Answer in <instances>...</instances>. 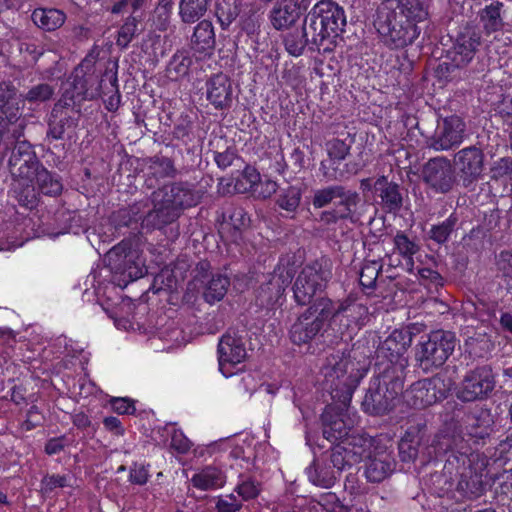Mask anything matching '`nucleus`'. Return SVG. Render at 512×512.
I'll use <instances>...</instances> for the list:
<instances>
[{"mask_svg": "<svg viewBox=\"0 0 512 512\" xmlns=\"http://www.w3.org/2000/svg\"><path fill=\"white\" fill-rule=\"evenodd\" d=\"M438 454H448L444 473L451 479L455 477L456 491L464 498H478L482 495L484 485L483 471L487 466V458L471 449L460 434L439 433L433 440Z\"/></svg>", "mask_w": 512, "mask_h": 512, "instance_id": "nucleus-1", "label": "nucleus"}, {"mask_svg": "<svg viewBox=\"0 0 512 512\" xmlns=\"http://www.w3.org/2000/svg\"><path fill=\"white\" fill-rule=\"evenodd\" d=\"M365 372L359 362H354L344 353L336 352L326 358L321 368V384L334 401L346 407Z\"/></svg>", "mask_w": 512, "mask_h": 512, "instance_id": "nucleus-2", "label": "nucleus"}, {"mask_svg": "<svg viewBox=\"0 0 512 512\" xmlns=\"http://www.w3.org/2000/svg\"><path fill=\"white\" fill-rule=\"evenodd\" d=\"M201 194L194 191L187 183H171L154 191L153 210L144 218L146 226L161 228L174 222L185 208L197 205Z\"/></svg>", "mask_w": 512, "mask_h": 512, "instance_id": "nucleus-3", "label": "nucleus"}, {"mask_svg": "<svg viewBox=\"0 0 512 512\" xmlns=\"http://www.w3.org/2000/svg\"><path fill=\"white\" fill-rule=\"evenodd\" d=\"M11 146L13 148L8 159L9 172L15 182L25 187L18 196L19 202L25 207L32 208L36 203L34 177L42 164L26 140H14Z\"/></svg>", "mask_w": 512, "mask_h": 512, "instance_id": "nucleus-4", "label": "nucleus"}, {"mask_svg": "<svg viewBox=\"0 0 512 512\" xmlns=\"http://www.w3.org/2000/svg\"><path fill=\"white\" fill-rule=\"evenodd\" d=\"M374 26L390 48H403L417 37L416 25L405 18L403 11L397 12L386 5L378 8Z\"/></svg>", "mask_w": 512, "mask_h": 512, "instance_id": "nucleus-5", "label": "nucleus"}, {"mask_svg": "<svg viewBox=\"0 0 512 512\" xmlns=\"http://www.w3.org/2000/svg\"><path fill=\"white\" fill-rule=\"evenodd\" d=\"M457 344L454 333L437 330L416 345L415 359L424 372H431L445 364Z\"/></svg>", "mask_w": 512, "mask_h": 512, "instance_id": "nucleus-6", "label": "nucleus"}, {"mask_svg": "<svg viewBox=\"0 0 512 512\" xmlns=\"http://www.w3.org/2000/svg\"><path fill=\"white\" fill-rule=\"evenodd\" d=\"M105 82L95 73L92 59L85 58L73 71L63 94L64 99L73 102L94 100L101 96Z\"/></svg>", "mask_w": 512, "mask_h": 512, "instance_id": "nucleus-7", "label": "nucleus"}, {"mask_svg": "<svg viewBox=\"0 0 512 512\" xmlns=\"http://www.w3.org/2000/svg\"><path fill=\"white\" fill-rule=\"evenodd\" d=\"M331 278L330 262L322 258L306 265L297 276L293 285L296 302L306 305L311 302L318 291H322Z\"/></svg>", "mask_w": 512, "mask_h": 512, "instance_id": "nucleus-8", "label": "nucleus"}, {"mask_svg": "<svg viewBox=\"0 0 512 512\" xmlns=\"http://www.w3.org/2000/svg\"><path fill=\"white\" fill-rule=\"evenodd\" d=\"M452 388V381L444 375L437 374L430 379L413 383L404 394L406 403L415 408L423 409L445 399Z\"/></svg>", "mask_w": 512, "mask_h": 512, "instance_id": "nucleus-9", "label": "nucleus"}, {"mask_svg": "<svg viewBox=\"0 0 512 512\" xmlns=\"http://www.w3.org/2000/svg\"><path fill=\"white\" fill-rule=\"evenodd\" d=\"M294 274L295 269L289 261H280L257 289L256 300L258 304L266 308L281 305L285 290L291 284Z\"/></svg>", "mask_w": 512, "mask_h": 512, "instance_id": "nucleus-10", "label": "nucleus"}, {"mask_svg": "<svg viewBox=\"0 0 512 512\" xmlns=\"http://www.w3.org/2000/svg\"><path fill=\"white\" fill-rule=\"evenodd\" d=\"M495 387V377L492 369L479 366L468 371L456 390V396L463 402H472L487 398Z\"/></svg>", "mask_w": 512, "mask_h": 512, "instance_id": "nucleus-11", "label": "nucleus"}, {"mask_svg": "<svg viewBox=\"0 0 512 512\" xmlns=\"http://www.w3.org/2000/svg\"><path fill=\"white\" fill-rule=\"evenodd\" d=\"M104 261L112 272L137 279L143 275L142 261L137 250L132 249L129 241H122L111 248Z\"/></svg>", "mask_w": 512, "mask_h": 512, "instance_id": "nucleus-12", "label": "nucleus"}, {"mask_svg": "<svg viewBox=\"0 0 512 512\" xmlns=\"http://www.w3.org/2000/svg\"><path fill=\"white\" fill-rule=\"evenodd\" d=\"M423 181L436 193L450 192L456 176L449 159L443 156L430 159L422 168Z\"/></svg>", "mask_w": 512, "mask_h": 512, "instance_id": "nucleus-13", "label": "nucleus"}, {"mask_svg": "<svg viewBox=\"0 0 512 512\" xmlns=\"http://www.w3.org/2000/svg\"><path fill=\"white\" fill-rule=\"evenodd\" d=\"M484 160V152L476 146L465 147L454 155L453 164L464 187H470L482 177Z\"/></svg>", "mask_w": 512, "mask_h": 512, "instance_id": "nucleus-14", "label": "nucleus"}, {"mask_svg": "<svg viewBox=\"0 0 512 512\" xmlns=\"http://www.w3.org/2000/svg\"><path fill=\"white\" fill-rule=\"evenodd\" d=\"M464 132V122L457 116H451L438 124L434 134L427 139L426 143L435 151H447L462 143Z\"/></svg>", "mask_w": 512, "mask_h": 512, "instance_id": "nucleus-15", "label": "nucleus"}, {"mask_svg": "<svg viewBox=\"0 0 512 512\" xmlns=\"http://www.w3.org/2000/svg\"><path fill=\"white\" fill-rule=\"evenodd\" d=\"M219 369L225 377L232 376L231 370L246 358V348L241 337L236 334H224L218 344Z\"/></svg>", "mask_w": 512, "mask_h": 512, "instance_id": "nucleus-16", "label": "nucleus"}, {"mask_svg": "<svg viewBox=\"0 0 512 512\" xmlns=\"http://www.w3.org/2000/svg\"><path fill=\"white\" fill-rule=\"evenodd\" d=\"M411 341L410 333L396 329L379 346L378 352L391 363L398 365L400 369H404L408 364L405 353Z\"/></svg>", "mask_w": 512, "mask_h": 512, "instance_id": "nucleus-17", "label": "nucleus"}, {"mask_svg": "<svg viewBox=\"0 0 512 512\" xmlns=\"http://www.w3.org/2000/svg\"><path fill=\"white\" fill-rule=\"evenodd\" d=\"M216 36L214 26L209 20L200 21L190 37L189 47L197 60L210 58L215 50Z\"/></svg>", "mask_w": 512, "mask_h": 512, "instance_id": "nucleus-18", "label": "nucleus"}, {"mask_svg": "<svg viewBox=\"0 0 512 512\" xmlns=\"http://www.w3.org/2000/svg\"><path fill=\"white\" fill-rule=\"evenodd\" d=\"M336 198L340 201L337 206H357L360 196L356 191L347 190L342 185H331L314 192L312 204L316 209L326 207Z\"/></svg>", "mask_w": 512, "mask_h": 512, "instance_id": "nucleus-19", "label": "nucleus"}, {"mask_svg": "<svg viewBox=\"0 0 512 512\" xmlns=\"http://www.w3.org/2000/svg\"><path fill=\"white\" fill-rule=\"evenodd\" d=\"M313 9L323 21L331 37H337L344 32L346 16L343 8L337 3L331 0H321Z\"/></svg>", "mask_w": 512, "mask_h": 512, "instance_id": "nucleus-20", "label": "nucleus"}, {"mask_svg": "<svg viewBox=\"0 0 512 512\" xmlns=\"http://www.w3.org/2000/svg\"><path fill=\"white\" fill-rule=\"evenodd\" d=\"M480 43V34L474 29L465 28L453 46L452 60L455 65L458 67L467 65L473 59Z\"/></svg>", "mask_w": 512, "mask_h": 512, "instance_id": "nucleus-21", "label": "nucleus"}, {"mask_svg": "<svg viewBox=\"0 0 512 512\" xmlns=\"http://www.w3.org/2000/svg\"><path fill=\"white\" fill-rule=\"evenodd\" d=\"M374 189L380 199L379 205L388 213H396L403 206V194L399 184L388 181L386 176L377 178Z\"/></svg>", "mask_w": 512, "mask_h": 512, "instance_id": "nucleus-22", "label": "nucleus"}, {"mask_svg": "<svg viewBox=\"0 0 512 512\" xmlns=\"http://www.w3.org/2000/svg\"><path fill=\"white\" fill-rule=\"evenodd\" d=\"M207 99L217 109L230 106L232 102V85L230 79L220 73L212 76L206 83Z\"/></svg>", "mask_w": 512, "mask_h": 512, "instance_id": "nucleus-23", "label": "nucleus"}, {"mask_svg": "<svg viewBox=\"0 0 512 512\" xmlns=\"http://www.w3.org/2000/svg\"><path fill=\"white\" fill-rule=\"evenodd\" d=\"M320 320L313 317L307 310L302 313L290 329V339L294 344H307L313 340L322 329Z\"/></svg>", "mask_w": 512, "mask_h": 512, "instance_id": "nucleus-24", "label": "nucleus"}, {"mask_svg": "<svg viewBox=\"0 0 512 512\" xmlns=\"http://www.w3.org/2000/svg\"><path fill=\"white\" fill-rule=\"evenodd\" d=\"M395 460L390 452L381 451L369 456L365 466V475L369 482L379 483L388 478L395 469Z\"/></svg>", "mask_w": 512, "mask_h": 512, "instance_id": "nucleus-25", "label": "nucleus"}, {"mask_svg": "<svg viewBox=\"0 0 512 512\" xmlns=\"http://www.w3.org/2000/svg\"><path fill=\"white\" fill-rule=\"evenodd\" d=\"M322 421L323 436L330 442L338 440L342 442L354 431V420L350 418L345 420L342 414L331 415L326 411L322 415Z\"/></svg>", "mask_w": 512, "mask_h": 512, "instance_id": "nucleus-26", "label": "nucleus"}, {"mask_svg": "<svg viewBox=\"0 0 512 512\" xmlns=\"http://www.w3.org/2000/svg\"><path fill=\"white\" fill-rule=\"evenodd\" d=\"M304 0H289L284 4L275 6L270 14V20L274 28L281 30L293 25L300 17Z\"/></svg>", "mask_w": 512, "mask_h": 512, "instance_id": "nucleus-27", "label": "nucleus"}, {"mask_svg": "<svg viewBox=\"0 0 512 512\" xmlns=\"http://www.w3.org/2000/svg\"><path fill=\"white\" fill-rule=\"evenodd\" d=\"M17 88L11 82L0 83V119L20 122V108Z\"/></svg>", "mask_w": 512, "mask_h": 512, "instance_id": "nucleus-28", "label": "nucleus"}, {"mask_svg": "<svg viewBox=\"0 0 512 512\" xmlns=\"http://www.w3.org/2000/svg\"><path fill=\"white\" fill-rule=\"evenodd\" d=\"M61 102L59 101L55 104L49 119L47 135L54 140L62 139L66 129L75 125L74 119L68 114L66 109L69 103L65 102L62 104Z\"/></svg>", "mask_w": 512, "mask_h": 512, "instance_id": "nucleus-29", "label": "nucleus"}, {"mask_svg": "<svg viewBox=\"0 0 512 512\" xmlns=\"http://www.w3.org/2000/svg\"><path fill=\"white\" fill-rule=\"evenodd\" d=\"M225 482L224 472L215 466H207L191 478L192 485L203 491L219 489L224 486Z\"/></svg>", "mask_w": 512, "mask_h": 512, "instance_id": "nucleus-30", "label": "nucleus"}, {"mask_svg": "<svg viewBox=\"0 0 512 512\" xmlns=\"http://www.w3.org/2000/svg\"><path fill=\"white\" fill-rule=\"evenodd\" d=\"M102 81L105 82V84L101 90V95H108L107 99L104 100L106 109L110 112H114L119 108L121 99L117 84L116 65L106 67L102 75Z\"/></svg>", "mask_w": 512, "mask_h": 512, "instance_id": "nucleus-31", "label": "nucleus"}, {"mask_svg": "<svg viewBox=\"0 0 512 512\" xmlns=\"http://www.w3.org/2000/svg\"><path fill=\"white\" fill-rule=\"evenodd\" d=\"M302 31L308 37L311 45L314 46L321 45L325 39L331 37L323 21H321V18L318 17L313 8L304 19Z\"/></svg>", "mask_w": 512, "mask_h": 512, "instance_id": "nucleus-32", "label": "nucleus"}, {"mask_svg": "<svg viewBox=\"0 0 512 512\" xmlns=\"http://www.w3.org/2000/svg\"><path fill=\"white\" fill-rule=\"evenodd\" d=\"M31 19L39 28L45 31H54L64 24L66 16L58 9L37 8L33 11Z\"/></svg>", "mask_w": 512, "mask_h": 512, "instance_id": "nucleus-33", "label": "nucleus"}, {"mask_svg": "<svg viewBox=\"0 0 512 512\" xmlns=\"http://www.w3.org/2000/svg\"><path fill=\"white\" fill-rule=\"evenodd\" d=\"M311 483L322 488H330L336 480V471L323 460H315L308 468Z\"/></svg>", "mask_w": 512, "mask_h": 512, "instance_id": "nucleus-34", "label": "nucleus"}, {"mask_svg": "<svg viewBox=\"0 0 512 512\" xmlns=\"http://www.w3.org/2000/svg\"><path fill=\"white\" fill-rule=\"evenodd\" d=\"M341 444L347 450L352 460L355 463H359L363 458L369 456L372 440L354 430Z\"/></svg>", "mask_w": 512, "mask_h": 512, "instance_id": "nucleus-35", "label": "nucleus"}, {"mask_svg": "<svg viewBox=\"0 0 512 512\" xmlns=\"http://www.w3.org/2000/svg\"><path fill=\"white\" fill-rule=\"evenodd\" d=\"M493 424L489 410L480 409L467 416V429L472 437L483 439L489 435Z\"/></svg>", "mask_w": 512, "mask_h": 512, "instance_id": "nucleus-36", "label": "nucleus"}, {"mask_svg": "<svg viewBox=\"0 0 512 512\" xmlns=\"http://www.w3.org/2000/svg\"><path fill=\"white\" fill-rule=\"evenodd\" d=\"M230 280L227 276L222 274L212 275L204 283L203 298L209 304L221 301L228 291Z\"/></svg>", "mask_w": 512, "mask_h": 512, "instance_id": "nucleus-37", "label": "nucleus"}, {"mask_svg": "<svg viewBox=\"0 0 512 512\" xmlns=\"http://www.w3.org/2000/svg\"><path fill=\"white\" fill-rule=\"evenodd\" d=\"M392 397L386 396L380 389L370 390L364 397L362 406L372 415H382L392 408Z\"/></svg>", "mask_w": 512, "mask_h": 512, "instance_id": "nucleus-38", "label": "nucleus"}, {"mask_svg": "<svg viewBox=\"0 0 512 512\" xmlns=\"http://www.w3.org/2000/svg\"><path fill=\"white\" fill-rule=\"evenodd\" d=\"M211 0H180L179 15L184 23H194L205 15Z\"/></svg>", "mask_w": 512, "mask_h": 512, "instance_id": "nucleus-39", "label": "nucleus"}, {"mask_svg": "<svg viewBox=\"0 0 512 512\" xmlns=\"http://www.w3.org/2000/svg\"><path fill=\"white\" fill-rule=\"evenodd\" d=\"M34 184L45 195L56 196L62 191L59 178L49 172L43 165L35 173Z\"/></svg>", "mask_w": 512, "mask_h": 512, "instance_id": "nucleus-40", "label": "nucleus"}, {"mask_svg": "<svg viewBox=\"0 0 512 512\" xmlns=\"http://www.w3.org/2000/svg\"><path fill=\"white\" fill-rule=\"evenodd\" d=\"M502 2L496 1L486 6L480 13L481 21L484 25V30L487 34L499 31L502 29L504 23L501 17Z\"/></svg>", "mask_w": 512, "mask_h": 512, "instance_id": "nucleus-41", "label": "nucleus"}, {"mask_svg": "<svg viewBox=\"0 0 512 512\" xmlns=\"http://www.w3.org/2000/svg\"><path fill=\"white\" fill-rule=\"evenodd\" d=\"M25 129V121L22 119L20 122H8L6 119H0V147L4 146L5 149L23 137Z\"/></svg>", "mask_w": 512, "mask_h": 512, "instance_id": "nucleus-42", "label": "nucleus"}, {"mask_svg": "<svg viewBox=\"0 0 512 512\" xmlns=\"http://www.w3.org/2000/svg\"><path fill=\"white\" fill-rule=\"evenodd\" d=\"M308 312L320 320V324L323 326L324 322L332 317L340 316V304L337 307L328 298H319L307 309Z\"/></svg>", "mask_w": 512, "mask_h": 512, "instance_id": "nucleus-43", "label": "nucleus"}, {"mask_svg": "<svg viewBox=\"0 0 512 512\" xmlns=\"http://www.w3.org/2000/svg\"><path fill=\"white\" fill-rule=\"evenodd\" d=\"M54 92L53 86L43 82L30 87L25 94L21 95V98L24 103L27 102L30 106H38L51 100Z\"/></svg>", "mask_w": 512, "mask_h": 512, "instance_id": "nucleus-44", "label": "nucleus"}, {"mask_svg": "<svg viewBox=\"0 0 512 512\" xmlns=\"http://www.w3.org/2000/svg\"><path fill=\"white\" fill-rule=\"evenodd\" d=\"M459 218L456 213H452L443 222L432 225L429 231V238L435 241L437 244H444L448 241L450 235L455 230L458 224Z\"/></svg>", "mask_w": 512, "mask_h": 512, "instance_id": "nucleus-45", "label": "nucleus"}, {"mask_svg": "<svg viewBox=\"0 0 512 512\" xmlns=\"http://www.w3.org/2000/svg\"><path fill=\"white\" fill-rule=\"evenodd\" d=\"M142 20V15H129L118 31L116 44L121 48H126L137 34L138 24Z\"/></svg>", "mask_w": 512, "mask_h": 512, "instance_id": "nucleus-46", "label": "nucleus"}, {"mask_svg": "<svg viewBox=\"0 0 512 512\" xmlns=\"http://www.w3.org/2000/svg\"><path fill=\"white\" fill-rule=\"evenodd\" d=\"M340 312V316L346 317L348 321L357 326L363 325L368 316L367 307L354 301H345L340 303Z\"/></svg>", "mask_w": 512, "mask_h": 512, "instance_id": "nucleus-47", "label": "nucleus"}, {"mask_svg": "<svg viewBox=\"0 0 512 512\" xmlns=\"http://www.w3.org/2000/svg\"><path fill=\"white\" fill-rule=\"evenodd\" d=\"M192 64V58L184 51H177L171 58L167 72L171 78L178 79L186 76Z\"/></svg>", "mask_w": 512, "mask_h": 512, "instance_id": "nucleus-48", "label": "nucleus"}, {"mask_svg": "<svg viewBox=\"0 0 512 512\" xmlns=\"http://www.w3.org/2000/svg\"><path fill=\"white\" fill-rule=\"evenodd\" d=\"M311 509L315 512H347L339 503L336 494L331 492L321 495L318 500H313Z\"/></svg>", "mask_w": 512, "mask_h": 512, "instance_id": "nucleus-49", "label": "nucleus"}, {"mask_svg": "<svg viewBox=\"0 0 512 512\" xmlns=\"http://www.w3.org/2000/svg\"><path fill=\"white\" fill-rule=\"evenodd\" d=\"M301 201V190L297 187H288L286 190H283L278 198L277 205L287 211V212H295L300 205Z\"/></svg>", "mask_w": 512, "mask_h": 512, "instance_id": "nucleus-50", "label": "nucleus"}, {"mask_svg": "<svg viewBox=\"0 0 512 512\" xmlns=\"http://www.w3.org/2000/svg\"><path fill=\"white\" fill-rule=\"evenodd\" d=\"M355 206H336V208L322 211L319 215V220L326 224L331 225L337 223L339 220L353 221Z\"/></svg>", "mask_w": 512, "mask_h": 512, "instance_id": "nucleus-51", "label": "nucleus"}, {"mask_svg": "<svg viewBox=\"0 0 512 512\" xmlns=\"http://www.w3.org/2000/svg\"><path fill=\"white\" fill-rule=\"evenodd\" d=\"M329 461L331 468L334 469L336 473L344 470L346 466L356 464L341 442L331 449Z\"/></svg>", "mask_w": 512, "mask_h": 512, "instance_id": "nucleus-52", "label": "nucleus"}, {"mask_svg": "<svg viewBox=\"0 0 512 512\" xmlns=\"http://www.w3.org/2000/svg\"><path fill=\"white\" fill-rule=\"evenodd\" d=\"M382 270V265L378 261H368L366 262L359 275L360 284L364 288H373L375 286L376 280L378 278L379 273Z\"/></svg>", "mask_w": 512, "mask_h": 512, "instance_id": "nucleus-53", "label": "nucleus"}, {"mask_svg": "<svg viewBox=\"0 0 512 512\" xmlns=\"http://www.w3.org/2000/svg\"><path fill=\"white\" fill-rule=\"evenodd\" d=\"M150 174L159 179L174 176L176 170L171 159L167 157H156L149 166Z\"/></svg>", "mask_w": 512, "mask_h": 512, "instance_id": "nucleus-54", "label": "nucleus"}, {"mask_svg": "<svg viewBox=\"0 0 512 512\" xmlns=\"http://www.w3.org/2000/svg\"><path fill=\"white\" fill-rule=\"evenodd\" d=\"M418 444L419 441L415 439V436L411 432H406L399 442L401 459L403 461L414 460L418 455Z\"/></svg>", "mask_w": 512, "mask_h": 512, "instance_id": "nucleus-55", "label": "nucleus"}, {"mask_svg": "<svg viewBox=\"0 0 512 512\" xmlns=\"http://www.w3.org/2000/svg\"><path fill=\"white\" fill-rule=\"evenodd\" d=\"M286 50L293 56H299L303 53L306 45L311 44L302 32L289 33L284 39Z\"/></svg>", "mask_w": 512, "mask_h": 512, "instance_id": "nucleus-56", "label": "nucleus"}, {"mask_svg": "<svg viewBox=\"0 0 512 512\" xmlns=\"http://www.w3.org/2000/svg\"><path fill=\"white\" fill-rule=\"evenodd\" d=\"M403 12L406 11L405 18L408 20L422 21L426 19L428 13L424 4L419 0H402Z\"/></svg>", "mask_w": 512, "mask_h": 512, "instance_id": "nucleus-57", "label": "nucleus"}, {"mask_svg": "<svg viewBox=\"0 0 512 512\" xmlns=\"http://www.w3.org/2000/svg\"><path fill=\"white\" fill-rule=\"evenodd\" d=\"M394 243L400 254L408 257L409 263L412 265L411 256L418 251V246L403 233L396 234Z\"/></svg>", "mask_w": 512, "mask_h": 512, "instance_id": "nucleus-58", "label": "nucleus"}, {"mask_svg": "<svg viewBox=\"0 0 512 512\" xmlns=\"http://www.w3.org/2000/svg\"><path fill=\"white\" fill-rule=\"evenodd\" d=\"M328 155L334 160H343L348 155L350 146L343 140L332 139L326 143Z\"/></svg>", "mask_w": 512, "mask_h": 512, "instance_id": "nucleus-59", "label": "nucleus"}, {"mask_svg": "<svg viewBox=\"0 0 512 512\" xmlns=\"http://www.w3.org/2000/svg\"><path fill=\"white\" fill-rule=\"evenodd\" d=\"M235 490L243 500H250L258 496L260 487L254 480L245 479L237 485Z\"/></svg>", "mask_w": 512, "mask_h": 512, "instance_id": "nucleus-60", "label": "nucleus"}, {"mask_svg": "<svg viewBox=\"0 0 512 512\" xmlns=\"http://www.w3.org/2000/svg\"><path fill=\"white\" fill-rule=\"evenodd\" d=\"M242 507V502L233 494L219 497L216 502L217 512H237Z\"/></svg>", "mask_w": 512, "mask_h": 512, "instance_id": "nucleus-61", "label": "nucleus"}, {"mask_svg": "<svg viewBox=\"0 0 512 512\" xmlns=\"http://www.w3.org/2000/svg\"><path fill=\"white\" fill-rule=\"evenodd\" d=\"M68 486L67 477L61 475L45 476L41 481V490L43 493H49L56 488Z\"/></svg>", "mask_w": 512, "mask_h": 512, "instance_id": "nucleus-62", "label": "nucleus"}, {"mask_svg": "<svg viewBox=\"0 0 512 512\" xmlns=\"http://www.w3.org/2000/svg\"><path fill=\"white\" fill-rule=\"evenodd\" d=\"M418 275L421 283L426 286L433 285L434 287H438L443 285L442 276L437 271H434L430 268L418 269Z\"/></svg>", "mask_w": 512, "mask_h": 512, "instance_id": "nucleus-63", "label": "nucleus"}, {"mask_svg": "<svg viewBox=\"0 0 512 512\" xmlns=\"http://www.w3.org/2000/svg\"><path fill=\"white\" fill-rule=\"evenodd\" d=\"M512 162L508 158H500L490 168L491 178L499 179L508 175L511 171Z\"/></svg>", "mask_w": 512, "mask_h": 512, "instance_id": "nucleus-64", "label": "nucleus"}]
</instances>
